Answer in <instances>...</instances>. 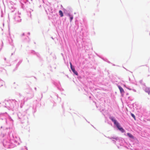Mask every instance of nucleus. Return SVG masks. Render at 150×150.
<instances>
[{
  "instance_id": "obj_1",
  "label": "nucleus",
  "mask_w": 150,
  "mask_h": 150,
  "mask_svg": "<svg viewBox=\"0 0 150 150\" xmlns=\"http://www.w3.org/2000/svg\"><path fill=\"white\" fill-rule=\"evenodd\" d=\"M110 119L114 122V124L116 125L119 129L122 127L120 125L119 123L117 122L116 120L114 119L113 118H111Z\"/></svg>"
},
{
  "instance_id": "obj_2",
  "label": "nucleus",
  "mask_w": 150,
  "mask_h": 150,
  "mask_svg": "<svg viewBox=\"0 0 150 150\" xmlns=\"http://www.w3.org/2000/svg\"><path fill=\"white\" fill-rule=\"evenodd\" d=\"M71 70H72V71L74 72V73L76 75H78V73L77 72L75 71L74 68H73V67L72 68H71Z\"/></svg>"
},
{
  "instance_id": "obj_3",
  "label": "nucleus",
  "mask_w": 150,
  "mask_h": 150,
  "mask_svg": "<svg viewBox=\"0 0 150 150\" xmlns=\"http://www.w3.org/2000/svg\"><path fill=\"white\" fill-rule=\"evenodd\" d=\"M118 87L120 90V91L121 93H124V91L123 88L120 86H118Z\"/></svg>"
},
{
  "instance_id": "obj_4",
  "label": "nucleus",
  "mask_w": 150,
  "mask_h": 150,
  "mask_svg": "<svg viewBox=\"0 0 150 150\" xmlns=\"http://www.w3.org/2000/svg\"><path fill=\"white\" fill-rule=\"evenodd\" d=\"M127 135L130 137L132 139H134L133 136L130 133H127Z\"/></svg>"
},
{
  "instance_id": "obj_5",
  "label": "nucleus",
  "mask_w": 150,
  "mask_h": 150,
  "mask_svg": "<svg viewBox=\"0 0 150 150\" xmlns=\"http://www.w3.org/2000/svg\"><path fill=\"white\" fill-rule=\"evenodd\" d=\"M59 13L61 17H62L63 16V14L62 11L61 10H60L59 11Z\"/></svg>"
},
{
  "instance_id": "obj_6",
  "label": "nucleus",
  "mask_w": 150,
  "mask_h": 150,
  "mask_svg": "<svg viewBox=\"0 0 150 150\" xmlns=\"http://www.w3.org/2000/svg\"><path fill=\"white\" fill-rule=\"evenodd\" d=\"M68 16H69V17H70V22H71L72 21V20H73V16H71L69 14H68Z\"/></svg>"
},
{
  "instance_id": "obj_7",
  "label": "nucleus",
  "mask_w": 150,
  "mask_h": 150,
  "mask_svg": "<svg viewBox=\"0 0 150 150\" xmlns=\"http://www.w3.org/2000/svg\"><path fill=\"white\" fill-rule=\"evenodd\" d=\"M119 130H120L122 132H125V130L122 127L119 129Z\"/></svg>"
},
{
  "instance_id": "obj_8",
  "label": "nucleus",
  "mask_w": 150,
  "mask_h": 150,
  "mask_svg": "<svg viewBox=\"0 0 150 150\" xmlns=\"http://www.w3.org/2000/svg\"><path fill=\"white\" fill-rule=\"evenodd\" d=\"M131 115L134 118V119L135 120L136 118L135 115L132 113H131Z\"/></svg>"
},
{
  "instance_id": "obj_9",
  "label": "nucleus",
  "mask_w": 150,
  "mask_h": 150,
  "mask_svg": "<svg viewBox=\"0 0 150 150\" xmlns=\"http://www.w3.org/2000/svg\"><path fill=\"white\" fill-rule=\"evenodd\" d=\"M70 65L71 68H72V67H73L72 64H71V62H70Z\"/></svg>"
}]
</instances>
